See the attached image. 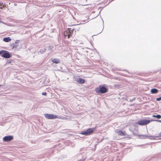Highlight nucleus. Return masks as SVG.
I'll list each match as a JSON object with an SVG mask.
<instances>
[{
  "label": "nucleus",
  "instance_id": "6e6552de",
  "mask_svg": "<svg viewBox=\"0 0 161 161\" xmlns=\"http://www.w3.org/2000/svg\"><path fill=\"white\" fill-rule=\"evenodd\" d=\"M139 136L141 138H147L148 137H151V139H154V137L153 136H149L147 135H139Z\"/></svg>",
  "mask_w": 161,
  "mask_h": 161
},
{
  "label": "nucleus",
  "instance_id": "f257e3e1",
  "mask_svg": "<svg viewBox=\"0 0 161 161\" xmlns=\"http://www.w3.org/2000/svg\"><path fill=\"white\" fill-rule=\"evenodd\" d=\"M108 91V89L102 85H100L99 87L96 89V91L97 93H104Z\"/></svg>",
  "mask_w": 161,
  "mask_h": 161
},
{
  "label": "nucleus",
  "instance_id": "f8f14e48",
  "mask_svg": "<svg viewBox=\"0 0 161 161\" xmlns=\"http://www.w3.org/2000/svg\"><path fill=\"white\" fill-rule=\"evenodd\" d=\"M54 63L58 64L59 63L60 60L59 59L57 58H53L51 60Z\"/></svg>",
  "mask_w": 161,
  "mask_h": 161
},
{
  "label": "nucleus",
  "instance_id": "4be33fe9",
  "mask_svg": "<svg viewBox=\"0 0 161 161\" xmlns=\"http://www.w3.org/2000/svg\"><path fill=\"white\" fill-rule=\"evenodd\" d=\"M159 135L161 137V132L159 134Z\"/></svg>",
  "mask_w": 161,
  "mask_h": 161
},
{
  "label": "nucleus",
  "instance_id": "20e7f679",
  "mask_svg": "<svg viewBox=\"0 0 161 161\" xmlns=\"http://www.w3.org/2000/svg\"><path fill=\"white\" fill-rule=\"evenodd\" d=\"M151 122V120L148 119H142L138 121V124L141 125H146Z\"/></svg>",
  "mask_w": 161,
  "mask_h": 161
},
{
  "label": "nucleus",
  "instance_id": "ddd939ff",
  "mask_svg": "<svg viewBox=\"0 0 161 161\" xmlns=\"http://www.w3.org/2000/svg\"><path fill=\"white\" fill-rule=\"evenodd\" d=\"M11 40L9 37H5L3 38V41L6 42H8Z\"/></svg>",
  "mask_w": 161,
  "mask_h": 161
},
{
  "label": "nucleus",
  "instance_id": "f03ea898",
  "mask_svg": "<svg viewBox=\"0 0 161 161\" xmlns=\"http://www.w3.org/2000/svg\"><path fill=\"white\" fill-rule=\"evenodd\" d=\"M0 55L1 56L5 58H9L10 57L11 55L9 52L4 50L0 51Z\"/></svg>",
  "mask_w": 161,
  "mask_h": 161
},
{
  "label": "nucleus",
  "instance_id": "aec40b11",
  "mask_svg": "<svg viewBox=\"0 0 161 161\" xmlns=\"http://www.w3.org/2000/svg\"><path fill=\"white\" fill-rule=\"evenodd\" d=\"M61 119H66V118L64 117H61L60 118Z\"/></svg>",
  "mask_w": 161,
  "mask_h": 161
},
{
  "label": "nucleus",
  "instance_id": "4468645a",
  "mask_svg": "<svg viewBox=\"0 0 161 161\" xmlns=\"http://www.w3.org/2000/svg\"><path fill=\"white\" fill-rule=\"evenodd\" d=\"M152 116L153 117L156 118L158 119H160L161 118V116L159 114H158L157 115H153Z\"/></svg>",
  "mask_w": 161,
  "mask_h": 161
},
{
  "label": "nucleus",
  "instance_id": "393cba45",
  "mask_svg": "<svg viewBox=\"0 0 161 161\" xmlns=\"http://www.w3.org/2000/svg\"><path fill=\"white\" fill-rule=\"evenodd\" d=\"M2 86V85H0V87H1Z\"/></svg>",
  "mask_w": 161,
  "mask_h": 161
},
{
  "label": "nucleus",
  "instance_id": "a211bd4d",
  "mask_svg": "<svg viewBox=\"0 0 161 161\" xmlns=\"http://www.w3.org/2000/svg\"><path fill=\"white\" fill-rule=\"evenodd\" d=\"M42 94L43 95H46L47 94V93L46 92H42Z\"/></svg>",
  "mask_w": 161,
  "mask_h": 161
},
{
  "label": "nucleus",
  "instance_id": "9b49d317",
  "mask_svg": "<svg viewBox=\"0 0 161 161\" xmlns=\"http://www.w3.org/2000/svg\"><path fill=\"white\" fill-rule=\"evenodd\" d=\"M158 91L156 88H153L151 90V92L152 94H156L158 92Z\"/></svg>",
  "mask_w": 161,
  "mask_h": 161
},
{
  "label": "nucleus",
  "instance_id": "1a4fd4ad",
  "mask_svg": "<svg viewBox=\"0 0 161 161\" xmlns=\"http://www.w3.org/2000/svg\"><path fill=\"white\" fill-rule=\"evenodd\" d=\"M115 132L119 135L121 136H123L125 135V134H124V132L121 130H115Z\"/></svg>",
  "mask_w": 161,
  "mask_h": 161
},
{
  "label": "nucleus",
  "instance_id": "dca6fc26",
  "mask_svg": "<svg viewBox=\"0 0 161 161\" xmlns=\"http://www.w3.org/2000/svg\"><path fill=\"white\" fill-rule=\"evenodd\" d=\"M156 100L157 101H160L161 100V97L159 98H157L156 99Z\"/></svg>",
  "mask_w": 161,
  "mask_h": 161
},
{
  "label": "nucleus",
  "instance_id": "5701e85b",
  "mask_svg": "<svg viewBox=\"0 0 161 161\" xmlns=\"http://www.w3.org/2000/svg\"><path fill=\"white\" fill-rule=\"evenodd\" d=\"M17 47L16 46V45H15V46H14L13 48H14V47Z\"/></svg>",
  "mask_w": 161,
  "mask_h": 161
},
{
  "label": "nucleus",
  "instance_id": "9d476101",
  "mask_svg": "<svg viewBox=\"0 0 161 161\" xmlns=\"http://www.w3.org/2000/svg\"><path fill=\"white\" fill-rule=\"evenodd\" d=\"M64 35L65 36H68V38H69L70 36H71V35L70 34L69 32H68L67 31L64 32Z\"/></svg>",
  "mask_w": 161,
  "mask_h": 161
},
{
  "label": "nucleus",
  "instance_id": "39448f33",
  "mask_svg": "<svg viewBox=\"0 0 161 161\" xmlns=\"http://www.w3.org/2000/svg\"><path fill=\"white\" fill-rule=\"evenodd\" d=\"M44 116L47 119H54L57 118H59V117H57L56 115H54L53 114H44Z\"/></svg>",
  "mask_w": 161,
  "mask_h": 161
},
{
  "label": "nucleus",
  "instance_id": "0eeeda50",
  "mask_svg": "<svg viewBox=\"0 0 161 161\" xmlns=\"http://www.w3.org/2000/svg\"><path fill=\"white\" fill-rule=\"evenodd\" d=\"M76 82L82 84L85 83V80L84 79L80 78H78L76 79Z\"/></svg>",
  "mask_w": 161,
  "mask_h": 161
},
{
  "label": "nucleus",
  "instance_id": "423d86ee",
  "mask_svg": "<svg viewBox=\"0 0 161 161\" xmlns=\"http://www.w3.org/2000/svg\"><path fill=\"white\" fill-rule=\"evenodd\" d=\"M13 139V137L11 136H5L3 138V140L5 142H8L11 141Z\"/></svg>",
  "mask_w": 161,
  "mask_h": 161
},
{
  "label": "nucleus",
  "instance_id": "6ab92c4d",
  "mask_svg": "<svg viewBox=\"0 0 161 161\" xmlns=\"http://www.w3.org/2000/svg\"><path fill=\"white\" fill-rule=\"evenodd\" d=\"M19 42V41L18 40H17L15 41V44H16L17 43H18Z\"/></svg>",
  "mask_w": 161,
  "mask_h": 161
},
{
  "label": "nucleus",
  "instance_id": "b1692460",
  "mask_svg": "<svg viewBox=\"0 0 161 161\" xmlns=\"http://www.w3.org/2000/svg\"><path fill=\"white\" fill-rule=\"evenodd\" d=\"M3 23V22L2 21H1V20H0V23Z\"/></svg>",
  "mask_w": 161,
  "mask_h": 161
},
{
  "label": "nucleus",
  "instance_id": "f3484780",
  "mask_svg": "<svg viewBox=\"0 0 161 161\" xmlns=\"http://www.w3.org/2000/svg\"><path fill=\"white\" fill-rule=\"evenodd\" d=\"M68 31V32H69L70 34H71V33H72L73 31V30H69Z\"/></svg>",
  "mask_w": 161,
  "mask_h": 161
},
{
  "label": "nucleus",
  "instance_id": "412c9836",
  "mask_svg": "<svg viewBox=\"0 0 161 161\" xmlns=\"http://www.w3.org/2000/svg\"><path fill=\"white\" fill-rule=\"evenodd\" d=\"M154 121H158L161 122V120H154Z\"/></svg>",
  "mask_w": 161,
  "mask_h": 161
},
{
  "label": "nucleus",
  "instance_id": "2eb2a0df",
  "mask_svg": "<svg viewBox=\"0 0 161 161\" xmlns=\"http://www.w3.org/2000/svg\"><path fill=\"white\" fill-rule=\"evenodd\" d=\"M47 50V48H43V49H41L40 50V52L41 53H43L45 52H46V50Z\"/></svg>",
  "mask_w": 161,
  "mask_h": 161
},
{
  "label": "nucleus",
  "instance_id": "7ed1b4c3",
  "mask_svg": "<svg viewBox=\"0 0 161 161\" xmlns=\"http://www.w3.org/2000/svg\"><path fill=\"white\" fill-rule=\"evenodd\" d=\"M93 132V130L91 128H89L85 130L82 131L80 134L86 136L89 135L91 134Z\"/></svg>",
  "mask_w": 161,
  "mask_h": 161
}]
</instances>
